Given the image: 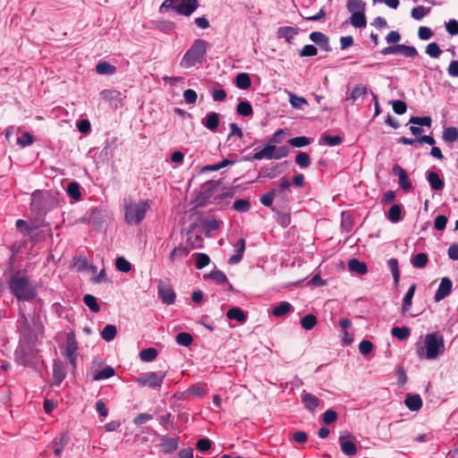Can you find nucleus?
I'll use <instances>...</instances> for the list:
<instances>
[{
	"mask_svg": "<svg viewBox=\"0 0 458 458\" xmlns=\"http://www.w3.org/2000/svg\"><path fill=\"white\" fill-rule=\"evenodd\" d=\"M59 206L58 193L36 190L31 194L30 210L34 217V228L47 226L46 216Z\"/></svg>",
	"mask_w": 458,
	"mask_h": 458,
	"instance_id": "1",
	"label": "nucleus"
},
{
	"mask_svg": "<svg viewBox=\"0 0 458 458\" xmlns=\"http://www.w3.org/2000/svg\"><path fill=\"white\" fill-rule=\"evenodd\" d=\"M209 47L208 42L205 39H194L191 47L184 53L180 62V66L184 69H189L202 64Z\"/></svg>",
	"mask_w": 458,
	"mask_h": 458,
	"instance_id": "2",
	"label": "nucleus"
},
{
	"mask_svg": "<svg viewBox=\"0 0 458 458\" xmlns=\"http://www.w3.org/2000/svg\"><path fill=\"white\" fill-rule=\"evenodd\" d=\"M445 341L438 332L427 334L424 339V346L418 348L417 353L420 358L435 360L445 352Z\"/></svg>",
	"mask_w": 458,
	"mask_h": 458,
	"instance_id": "3",
	"label": "nucleus"
},
{
	"mask_svg": "<svg viewBox=\"0 0 458 458\" xmlns=\"http://www.w3.org/2000/svg\"><path fill=\"white\" fill-rule=\"evenodd\" d=\"M29 277L20 272L10 279V289L18 300L30 301L35 297V291L29 284Z\"/></svg>",
	"mask_w": 458,
	"mask_h": 458,
	"instance_id": "4",
	"label": "nucleus"
},
{
	"mask_svg": "<svg viewBox=\"0 0 458 458\" xmlns=\"http://www.w3.org/2000/svg\"><path fill=\"white\" fill-rule=\"evenodd\" d=\"M199 6L198 0H164L159 7V13H165L173 10L178 14L190 16Z\"/></svg>",
	"mask_w": 458,
	"mask_h": 458,
	"instance_id": "5",
	"label": "nucleus"
},
{
	"mask_svg": "<svg viewBox=\"0 0 458 458\" xmlns=\"http://www.w3.org/2000/svg\"><path fill=\"white\" fill-rule=\"evenodd\" d=\"M347 11L351 13L350 23L354 28H365L367 25L366 8L367 4L363 0H348Z\"/></svg>",
	"mask_w": 458,
	"mask_h": 458,
	"instance_id": "6",
	"label": "nucleus"
},
{
	"mask_svg": "<svg viewBox=\"0 0 458 458\" xmlns=\"http://www.w3.org/2000/svg\"><path fill=\"white\" fill-rule=\"evenodd\" d=\"M149 209L148 200H141L125 205V221L129 225H139Z\"/></svg>",
	"mask_w": 458,
	"mask_h": 458,
	"instance_id": "7",
	"label": "nucleus"
},
{
	"mask_svg": "<svg viewBox=\"0 0 458 458\" xmlns=\"http://www.w3.org/2000/svg\"><path fill=\"white\" fill-rule=\"evenodd\" d=\"M165 377V373L163 371H151L143 373L142 375L135 378V382L140 386H149L152 388L161 387Z\"/></svg>",
	"mask_w": 458,
	"mask_h": 458,
	"instance_id": "8",
	"label": "nucleus"
},
{
	"mask_svg": "<svg viewBox=\"0 0 458 458\" xmlns=\"http://www.w3.org/2000/svg\"><path fill=\"white\" fill-rule=\"evenodd\" d=\"M202 239L199 235H194L191 231L187 233V244L186 246L180 245L175 248L170 255V258L188 256L190 250L201 246Z\"/></svg>",
	"mask_w": 458,
	"mask_h": 458,
	"instance_id": "9",
	"label": "nucleus"
},
{
	"mask_svg": "<svg viewBox=\"0 0 458 458\" xmlns=\"http://www.w3.org/2000/svg\"><path fill=\"white\" fill-rule=\"evenodd\" d=\"M219 182L208 181L201 185L200 191L197 196V202L199 206H204L208 202L214 199V192L217 190Z\"/></svg>",
	"mask_w": 458,
	"mask_h": 458,
	"instance_id": "10",
	"label": "nucleus"
},
{
	"mask_svg": "<svg viewBox=\"0 0 458 458\" xmlns=\"http://www.w3.org/2000/svg\"><path fill=\"white\" fill-rule=\"evenodd\" d=\"M338 442L344 454L347 456H354L357 454L355 437L352 434H341Z\"/></svg>",
	"mask_w": 458,
	"mask_h": 458,
	"instance_id": "11",
	"label": "nucleus"
},
{
	"mask_svg": "<svg viewBox=\"0 0 458 458\" xmlns=\"http://www.w3.org/2000/svg\"><path fill=\"white\" fill-rule=\"evenodd\" d=\"M157 294L162 302L171 305L175 301V293L170 284L160 280L157 285Z\"/></svg>",
	"mask_w": 458,
	"mask_h": 458,
	"instance_id": "12",
	"label": "nucleus"
},
{
	"mask_svg": "<svg viewBox=\"0 0 458 458\" xmlns=\"http://www.w3.org/2000/svg\"><path fill=\"white\" fill-rule=\"evenodd\" d=\"M392 174L398 177V183L400 188L404 191H410L412 190V184L409 179L406 171L399 165H394L392 167Z\"/></svg>",
	"mask_w": 458,
	"mask_h": 458,
	"instance_id": "13",
	"label": "nucleus"
},
{
	"mask_svg": "<svg viewBox=\"0 0 458 458\" xmlns=\"http://www.w3.org/2000/svg\"><path fill=\"white\" fill-rule=\"evenodd\" d=\"M78 350V344L75 339L73 333L68 334L65 348L63 352V355L66 357L72 364H75L76 360V352Z\"/></svg>",
	"mask_w": 458,
	"mask_h": 458,
	"instance_id": "14",
	"label": "nucleus"
},
{
	"mask_svg": "<svg viewBox=\"0 0 458 458\" xmlns=\"http://www.w3.org/2000/svg\"><path fill=\"white\" fill-rule=\"evenodd\" d=\"M223 221L215 218H205L201 221V231L206 236H212L220 230Z\"/></svg>",
	"mask_w": 458,
	"mask_h": 458,
	"instance_id": "15",
	"label": "nucleus"
},
{
	"mask_svg": "<svg viewBox=\"0 0 458 458\" xmlns=\"http://www.w3.org/2000/svg\"><path fill=\"white\" fill-rule=\"evenodd\" d=\"M452 288L453 282L451 279L449 277H443L435 293L434 301L436 302H439L440 301L444 300L451 293Z\"/></svg>",
	"mask_w": 458,
	"mask_h": 458,
	"instance_id": "16",
	"label": "nucleus"
},
{
	"mask_svg": "<svg viewBox=\"0 0 458 458\" xmlns=\"http://www.w3.org/2000/svg\"><path fill=\"white\" fill-rule=\"evenodd\" d=\"M160 446L165 454H170L175 452L179 447V437L163 435L159 437Z\"/></svg>",
	"mask_w": 458,
	"mask_h": 458,
	"instance_id": "17",
	"label": "nucleus"
},
{
	"mask_svg": "<svg viewBox=\"0 0 458 458\" xmlns=\"http://www.w3.org/2000/svg\"><path fill=\"white\" fill-rule=\"evenodd\" d=\"M310 39L315 43L321 50L331 52L332 47L329 43V38L320 31H313L310 34Z\"/></svg>",
	"mask_w": 458,
	"mask_h": 458,
	"instance_id": "18",
	"label": "nucleus"
},
{
	"mask_svg": "<svg viewBox=\"0 0 458 458\" xmlns=\"http://www.w3.org/2000/svg\"><path fill=\"white\" fill-rule=\"evenodd\" d=\"M220 123V114L216 112L208 113L202 119L201 124L210 131H216Z\"/></svg>",
	"mask_w": 458,
	"mask_h": 458,
	"instance_id": "19",
	"label": "nucleus"
},
{
	"mask_svg": "<svg viewBox=\"0 0 458 458\" xmlns=\"http://www.w3.org/2000/svg\"><path fill=\"white\" fill-rule=\"evenodd\" d=\"M404 214V208L402 204H394L390 207L386 216L391 223L397 224L403 219Z\"/></svg>",
	"mask_w": 458,
	"mask_h": 458,
	"instance_id": "20",
	"label": "nucleus"
},
{
	"mask_svg": "<svg viewBox=\"0 0 458 458\" xmlns=\"http://www.w3.org/2000/svg\"><path fill=\"white\" fill-rule=\"evenodd\" d=\"M300 32L298 27L284 26L278 28L276 31L277 38H284L288 44H293V40Z\"/></svg>",
	"mask_w": 458,
	"mask_h": 458,
	"instance_id": "21",
	"label": "nucleus"
},
{
	"mask_svg": "<svg viewBox=\"0 0 458 458\" xmlns=\"http://www.w3.org/2000/svg\"><path fill=\"white\" fill-rule=\"evenodd\" d=\"M301 400L305 408L311 412H314L317 410L320 403V400L317 396L306 392L305 390L302 391L301 394Z\"/></svg>",
	"mask_w": 458,
	"mask_h": 458,
	"instance_id": "22",
	"label": "nucleus"
},
{
	"mask_svg": "<svg viewBox=\"0 0 458 458\" xmlns=\"http://www.w3.org/2000/svg\"><path fill=\"white\" fill-rule=\"evenodd\" d=\"M234 191L233 189H229L225 192H222L214 197L212 203L218 205L221 209H226L230 204V199L233 198Z\"/></svg>",
	"mask_w": 458,
	"mask_h": 458,
	"instance_id": "23",
	"label": "nucleus"
},
{
	"mask_svg": "<svg viewBox=\"0 0 458 458\" xmlns=\"http://www.w3.org/2000/svg\"><path fill=\"white\" fill-rule=\"evenodd\" d=\"M66 377V369L61 361H55L53 365V385L60 386Z\"/></svg>",
	"mask_w": 458,
	"mask_h": 458,
	"instance_id": "24",
	"label": "nucleus"
},
{
	"mask_svg": "<svg viewBox=\"0 0 458 458\" xmlns=\"http://www.w3.org/2000/svg\"><path fill=\"white\" fill-rule=\"evenodd\" d=\"M426 178L434 191H442L445 187V181L442 179L437 172L428 171L426 173Z\"/></svg>",
	"mask_w": 458,
	"mask_h": 458,
	"instance_id": "25",
	"label": "nucleus"
},
{
	"mask_svg": "<svg viewBox=\"0 0 458 458\" xmlns=\"http://www.w3.org/2000/svg\"><path fill=\"white\" fill-rule=\"evenodd\" d=\"M276 148V146L267 143L262 149H260L259 151H258L254 154V158L259 159V160H261L264 158L267 159V160L274 159Z\"/></svg>",
	"mask_w": 458,
	"mask_h": 458,
	"instance_id": "26",
	"label": "nucleus"
},
{
	"mask_svg": "<svg viewBox=\"0 0 458 458\" xmlns=\"http://www.w3.org/2000/svg\"><path fill=\"white\" fill-rule=\"evenodd\" d=\"M404 403L410 411H417L422 406V400L419 394H408L404 400Z\"/></svg>",
	"mask_w": 458,
	"mask_h": 458,
	"instance_id": "27",
	"label": "nucleus"
},
{
	"mask_svg": "<svg viewBox=\"0 0 458 458\" xmlns=\"http://www.w3.org/2000/svg\"><path fill=\"white\" fill-rule=\"evenodd\" d=\"M234 85L240 89H248L251 86V80L250 75L246 72H240L234 79Z\"/></svg>",
	"mask_w": 458,
	"mask_h": 458,
	"instance_id": "28",
	"label": "nucleus"
},
{
	"mask_svg": "<svg viewBox=\"0 0 458 458\" xmlns=\"http://www.w3.org/2000/svg\"><path fill=\"white\" fill-rule=\"evenodd\" d=\"M226 317L230 320H236L237 322H240V323H245L247 320V315L244 313V311L242 309H240L238 307L231 308L226 312Z\"/></svg>",
	"mask_w": 458,
	"mask_h": 458,
	"instance_id": "29",
	"label": "nucleus"
},
{
	"mask_svg": "<svg viewBox=\"0 0 458 458\" xmlns=\"http://www.w3.org/2000/svg\"><path fill=\"white\" fill-rule=\"evenodd\" d=\"M236 112L239 115L250 117L253 114V108L250 101L240 100L236 106Z\"/></svg>",
	"mask_w": 458,
	"mask_h": 458,
	"instance_id": "30",
	"label": "nucleus"
},
{
	"mask_svg": "<svg viewBox=\"0 0 458 458\" xmlns=\"http://www.w3.org/2000/svg\"><path fill=\"white\" fill-rule=\"evenodd\" d=\"M103 99L110 102L120 103L123 100V95L119 90L116 89H104L100 92Z\"/></svg>",
	"mask_w": 458,
	"mask_h": 458,
	"instance_id": "31",
	"label": "nucleus"
},
{
	"mask_svg": "<svg viewBox=\"0 0 458 458\" xmlns=\"http://www.w3.org/2000/svg\"><path fill=\"white\" fill-rule=\"evenodd\" d=\"M293 310V306L288 301H281L278 305L275 306L272 310L273 316L281 318Z\"/></svg>",
	"mask_w": 458,
	"mask_h": 458,
	"instance_id": "32",
	"label": "nucleus"
},
{
	"mask_svg": "<svg viewBox=\"0 0 458 458\" xmlns=\"http://www.w3.org/2000/svg\"><path fill=\"white\" fill-rule=\"evenodd\" d=\"M415 290H416V284H412L409 287L407 293H405V295L403 299V305H402L403 313L407 312L411 309V303H412L411 301L414 296Z\"/></svg>",
	"mask_w": 458,
	"mask_h": 458,
	"instance_id": "33",
	"label": "nucleus"
},
{
	"mask_svg": "<svg viewBox=\"0 0 458 458\" xmlns=\"http://www.w3.org/2000/svg\"><path fill=\"white\" fill-rule=\"evenodd\" d=\"M348 267L350 271L356 272L360 276L365 275L368 272L367 265L364 262L360 261V259H349Z\"/></svg>",
	"mask_w": 458,
	"mask_h": 458,
	"instance_id": "34",
	"label": "nucleus"
},
{
	"mask_svg": "<svg viewBox=\"0 0 458 458\" xmlns=\"http://www.w3.org/2000/svg\"><path fill=\"white\" fill-rule=\"evenodd\" d=\"M15 226L17 229L21 231H24L26 234H30L33 231L38 230V228H34V217L32 216L30 222H27L23 219H18L15 223Z\"/></svg>",
	"mask_w": 458,
	"mask_h": 458,
	"instance_id": "35",
	"label": "nucleus"
},
{
	"mask_svg": "<svg viewBox=\"0 0 458 458\" xmlns=\"http://www.w3.org/2000/svg\"><path fill=\"white\" fill-rule=\"evenodd\" d=\"M95 70L97 73L101 75H112L116 72V67L108 62H99Z\"/></svg>",
	"mask_w": 458,
	"mask_h": 458,
	"instance_id": "36",
	"label": "nucleus"
},
{
	"mask_svg": "<svg viewBox=\"0 0 458 458\" xmlns=\"http://www.w3.org/2000/svg\"><path fill=\"white\" fill-rule=\"evenodd\" d=\"M66 192L72 199L75 200H80L81 199V185L75 181L70 182L68 183Z\"/></svg>",
	"mask_w": 458,
	"mask_h": 458,
	"instance_id": "37",
	"label": "nucleus"
},
{
	"mask_svg": "<svg viewBox=\"0 0 458 458\" xmlns=\"http://www.w3.org/2000/svg\"><path fill=\"white\" fill-rule=\"evenodd\" d=\"M442 137L446 143H454L458 140V129L454 126L446 127L443 131Z\"/></svg>",
	"mask_w": 458,
	"mask_h": 458,
	"instance_id": "38",
	"label": "nucleus"
},
{
	"mask_svg": "<svg viewBox=\"0 0 458 458\" xmlns=\"http://www.w3.org/2000/svg\"><path fill=\"white\" fill-rule=\"evenodd\" d=\"M391 334L399 340H404L410 336L411 329L408 327H394Z\"/></svg>",
	"mask_w": 458,
	"mask_h": 458,
	"instance_id": "39",
	"label": "nucleus"
},
{
	"mask_svg": "<svg viewBox=\"0 0 458 458\" xmlns=\"http://www.w3.org/2000/svg\"><path fill=\"white\" fill-rule=\"evenodd\" d=\"M317 317L313 314L305 315L301 318V326L305 330H311L317 325Z\"/></svg>",
	"mask_w": 458,
	"mask_h": 458,
	"instance_id": "40",
	"label": "nucleus"
},
{
	"mask_svg": "<svg viewBox=\"0 0 458 458\" xmlns=\"http://www.w3.org/2000/svg\"><path fill=\"white\" fill-rule=\"evenodd\" d=\"M114 374L115 371L114 368H112L111 366H106L104 369H100L93 376V379L97 381L107 379L114 376Z\"/></svg>",
	"mask_w": 458,
	"mask_h": 458,
	"instance_id": "41",
	"label": "nucleus"
},
{
	"mask_svg": "<svg viewBox=\"0 0 458 458\" xmlns=\"http://www.w3.org/2000/svg\"><path fill=\"white\" fill-rule=\"evenodd\" d=\"M276 213V222L283 227H287L291 223V216L289 213L278 211L276 208H272Z\"/></svg>",
	"mask_w": 458,
	"mask_h": 458,
	"instance_id": "42",
	"label": "nucleus"
},
{
	"mask_svg": "<svg viewBox=\"0 0 458 458\" xmlns=\"http://www.w3.org/2000/svg\"><path fill=\"white\" fill-rule=\"evenodd\" d=\"M430 12L429 7H424L422 5L415 6L411 9V16L416 20L420 21L422 20L427 14H428Z\"/></svg>",
	"mask_w": 458,
	"mask_h": 458,
	"instance_id": "43",
	"label": "nucleus"
},
{
	"mask_svg": "<svg viewBox=\"0 0 458 458\" xmlns=\"http://www.w3.org/2000/svg\"><path fill=\"white\" fill-rule=\"evenodd\" d=\"M295 162L301 168H308L311 160L308 153L299 151L295 156Z\"/></svg>",
	"mask_w": 458,
	"mask_h": 458,
	"instance_id": "44",
	"label": "nucleus"
},
{
	"mask_svg": "<svg viewBox=\"0 0 458 458\" xmlns=\"http://www.w3.org/2000/svg\"><path fill=\"white\" fill-rule=\"evenodd\" d=\"M116 334H117L116 327L114 325L108 324V325L105 326V327L103 328V330L101 332V337L104 340L110 342L114 339Z\"/></svg>",
	"mask_w": 458,
	"mask_h": 458,
	"instance_id": "45",
	"label": "nucleus"
},
{
	"mask_svg": "<svg viewBox=\"0 0 458 458\" xmlns=\"http://www.w3.org/2000/svg\"><path fill=\"white\" fill-rule=\"evenodd\" d=\"M291 185L292 182L287 177L283 176L279 181L278 188H274L273 190L276 191V195L279 194L284 198L286 191L290 190Z\"/></svg>",
	"mask_w": 458,
	"mask_h": 458,
	"instance_id": "46",
	"label": "nucleus"
},
{
	"mask_svg": "<svg viewBox=\"0 0 458 458\" xmlns=\"http://www.w3.org/2000/svg\"><path fill=\"white\" fill-rule=\"evenodd\" d=\"M83 301L92 312L98 313L100 310V306L98 305L95 296L91 294H85Z\"/></svg>",
	"mask_w": 458,
	"mask_h": 458,
	"instance_id": "47",
	"label": "nucleus"
},
{
	"mask_svg": "<svg viewBox=\"0 0 458 458\" xmlns=\"http://www.w3.org/2000/svg\"><path fill=\"white\" fill-rule=\"evenodd\" d=\"M157 351L155 348H147L140 352V358L142 361L150 362L154 360L157 356Z\"/></svg>",
	"mask_w": 458,
	"mask_h": 458,
	"instance_id": "48",
	"label": "nucleus"
},
{
	"mask_svg": "<svg viewBox=\"0 0 458 458\" xmlns=\"http://www.w3.org/2000/svg\"><path fill=\"white\" fill-rule=\"evenodd\" d=\"M207 277L214 280L218 284L227 283L226 276L225 275L224 272H222L218 269H214L208 276H204V278H207Z\"/></svg>",
	"mask_w": 458,
	"mask_h": 458,
	"instance_id": "49",
	"label": "nucleus"
},
{
	"mask_svg": "<svg viewBox=\"0 0 458 458\" xmlns=\"http://www.w3.org/2000/svg\"><path fill=\"white\" fill-rule=\"evenodd\" d=\"M409 123L419 125L420 127H430L432 119L430 116H411L409 120Z\"/></svg>",
	"mask_w": 458,
	"mask_h": 458,
	"instance_id": "50",
	"label": "nucleus"
},
{
	"mask_svg": "<svg viewBox=\"0 0 458 458\" xmlns=\"http://www.w3.org/2000/svg\"><path fill=\"white\" fill-rule=\"evenodd\" d=\"M175 341L179 345L188 347L192 344L193 338L191 334L181 332L176 335Z\"/></svg>",
	"mask_w": 458,
	"mask_h": 458,
	"instance_id": "51",
	"label": "nucleus"
},
{
	"mask_svg": "<svg viewBox=\"0 0 458 458\" xmlns=\"http://www.w3.org/2000/svg\"><path fill=\"white\" fill-rule=\"evenodd\" d=\"M388 267L391 270L394 285L397 287L400 280V271L398 268V259H388Z\"/></svg>",
	"mask_w": 458,
	"mask_h": 458,
	"instance_id": "52",
	"label": "nucleus"
},
{
	"mask_svg": "<svg viewBox=\"0 0 458 458\" xmlns=\"http://www.w3.org/2000/svg\"><path fill=\"white\" fill-rule=\"evenodd\" d=\"M250 202L247 199H239L233 204V208L241 213H246L250 209Z\"/></svg>",
	"mask_w": 458,
	"mask_h": 458,
	"instance_id": "53",
	"label": "nucleus"
},
{
	"mask_svg": "<svg viewBox=\"0 0 458 458\" xmlns=\"http://www.w3.org/2000/svg\"><path fill=\"white\" fill-rule=\"evenodd\" d=\"M288 142L294 148H303L310 144V139L306 136H297L290 139Z\"/></svg>",
	"mask_w": 458,
	"mask_h": 458,
	"instance_id": "54",
	"label": "nucleus"
},
{
	"mask_svg": "<svg viewBox=\"0 0 458 458\" xmlns=\"http://www.w3.org/2000/svg\"><path fill=\"white\" fill-rule=\"evenodd\" d=\"M276 196V191L271 189L265 194L261 195L259 200L264 207L271 208Z\"/></svg>",
	"mask_w": 458,
	"mask_h": 458,
	"instance_id": "55",
	"label": "nucleus"
},
{
	"mask_svg": "<svg viewBox=\"0 0 458 458\" xmlns=\"http://www.w3.org/2000/svg\"><path fill=\"white\" fill-rule=\"evenodd\" d=\"M322 140H324L325 144L329 147H335L338 146L343 143V138L339 135H329V134H324L322 136Z\"/></svg>",
	"mask_w": 458,
	"mask_h": 458,
	"instance_id": "56",
	"label": "nucleus"
},
{
	"mask_svg": "<svg viewBox=\"0 0 458 458\" xmlns=\"http://www.w3.org/2000/svg\"><path fill=\"white\" fill-rule=\"evenodd\" d=\"M33 142L34 138L32 134L28 131L22 132L21 135L17 138V144L21 148L30 146Z\"/></svg>",
	"mask_w": 458,
	"mask_h": 458,
	"instance_id": "57",
	"label": "nucleus"
},
{
	"mask_svg": "<svg viewBox=\"0 0 458 458\" xmlns=\"http://www.w3.org/2000/svg\"><path fill=\"white\" fill-rule=\"evenodd\" d=\"M341 226L347 233L351 232L352 229V216L347 212L344 211L341 215Z\"/></svg>",
	"mask_w": 458,
	"mask_h": 458,
	"instance_id": "58",
	"label": "nucleus"
},
{
	"mask_svg": "<svg viewBox=\"0 0 458 458\" xmlns=\"http://www.w3.org/2000/svg\"><path fill=\"white\" fill-rule=\"evenodd\" d=\"M426 54L432 58H438L442 54V50L436 42H431L426 47Z\"/></svg>",
	"mask_w": 458,
	"mask_h": 458,
	"instance_id": "59",
	"label": "nucleus"
},
{
	"mask_svg": "<svg viewBox=\"0 0 458 458\" xmlns=\"http://www.w3.org/2000/svg\"><path fill=\"white\" fill-rule=\"evenodd\" d=\"M399 54L406 57L414 58L418 56L419 53L415 47L401 44Z\"/></svg>",
	"mask_w": 458,
	"mask_h": 458,
	"instance_id": "60",
	"label": "nucleus"
},
{
	"mask_svg": "<svg viewBox=\"0 0 458 458\" xmlns=\"http://www.w3.org/2000/svg\"><path fill=\"white\" fill-rule=\"evenodd\" d=\"M318 54V48L314 45H305L300 51L299 55L302 57H311Z\"/></svg>",
	"mask_w": 458,
	"mask_h": 458,
	"instance_id": "61",
	"label": "nucleus"
},
{
	"mask_svg": "<svg viewBox=\"0 0 458 458\" xmlns=\"http://www.w3.org/2000/svg\"><path fill=\"white\" fill-rule=\"evenodd\" d=\"M188 394L192 396H202L206 393V387L200 384H195L191 386L188 390Z\"/></svg>",
	"mask_w": 458,
	"mask_h": 458,
	"instance_id": "62",
	"label": "nucleus"
},
{
	"mask_svg": "<svg viewBox=\"0 0 458 458\" xmlns=\"http://www.w3.org/2000/svg\"><path fill=\"white\" fill-rule=\"evenodd\" d=\"M367 93V89L363 85L355 86L350 94V98L352 101H356L359 98L364 96Z\"/></svg>",
	"mask_w": 458,
	"mask_h": 458,
	"instance_id": "63",
	"label": "nucleus"
},
{
	"mask_svg": "<svg viewBox=\"0 0 458 458\" xmlns=\"http://www.w3.org/2000/svg\"><path fill=\"white\" fill-rule=\"evenodd\" d=\"M337 417H338V415H337L336 411L332 409L327 410L322 414L323 422L327 425H330L333 422H335L337 420Z\"/></svg>",
	"mask_w": 458,
	"mask_h": 458,
	"instance_id": "64",
	"label": "nucleus"
}]
</instances>
